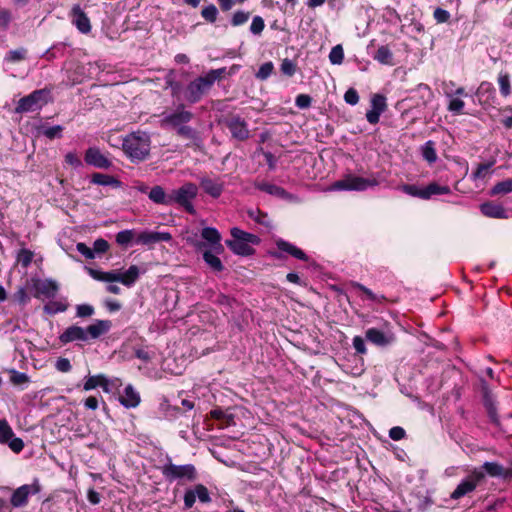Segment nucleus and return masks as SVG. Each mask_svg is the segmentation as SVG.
<instances>
[{
    "instance_id": "f257e3e1",
    "label": "nucleus",
    "mask_w": 512,
    "mask_h": 512,
    "mask_svg": "<svg viewBox=\"0 0 512 512\" xmlns=\"http://www.w3.org/2000/svg\"><path fill=\"white\" fill-rule=\"evenodd\" d=\"M224 68L212 69L205 75H201L190 81L184 89V100L190 104L199 102L208 94L217 80H221Z\"/></svg>"
},
{
    "instance_id": "f03ea898",
    "label": "nucleus",
    "mask_w": 512,
    "mask_h": 512,
    "mask_svg": "<svg viewBox=\"0 0 512 512\" xmlns=\"http://www.w3.org/2000/svg\"><path fill=\"white\" fill-rule=\"evenodd\" d=\"M150 135L144 131H136L123 140V151L132 161H143L150 153Z\"/></svg>"
},
{
    "instance_id": "7ed1b4c3",
    "label": "nucleus",
    "mask_w": 512,
    "mask_h": 512,
    "mask_svg": "<svg viewBox=\"0 0 512 512\" xmlns=\"http://www.w3.org/2000/svg\"><path fill=\"white\" fill-rule=\"evenodd\" d=\"M231 240H226V246H228L235 254L240 256H250L255 253L253 245L260 243V238L248 232H245L239 228H232Z\"/></svg>"
},
{
    "instance_id": "20e7f679",
    "label": "nucleus",
    "mask_w": 512,
    "mask_h": 512,
    "mask_svg": "<svg viewBox=\"0 0 512 512\" xmlns=\"http://www.w3.org/2000/svg\"><path fill=\"white\" fill-rule=\"evenodd\" d=\"M365 340L375 347L386 348L396 341V337L391 324L384 321L377 326L367 328L365 331Z\"/></svg>"
},
{
    "instance_id": "39448f33",
    "label": "nucleus",
    "mask_w": 512,
    "mask_h": 512,
    "mask_svg": "<svg viewBox=\"0 0 512 512\" xmlns=\"http://www.w3.org/2000/svg\"><path fill=\"white\" fill-rule=\"evenodd\" d=\"M198 194V187L192 182H186L177 189L171 190V205L177 204L191 215L196 214L192 201Z\"/></svg>"
},
{
    "instance_id": "423d86ee",
    "label": "nucleus",
    "mask_w": 512,
    "mask_h": 512,
    "mask_svg": "<svg viewBox=\"0 0 512 512\" xmlns=\"http://www.w3.org/2000/svg\"><path fill=\"white\" fill-rule=\"evenodd\" d=\"M49 94L50 91L46 88L34 90L18 101L15 107V113L23 114L40 110L45 104H47Z\"/></svg>"
},
{
    "instance_id": "0eeeda50",
    "label": "nucleus",
    "mask_w": 512,
    "mask_h": 512,
    "mask_svg": "<svg viewBox=\"0 0 512 512\" xmlns=\"http://www.w3.org/2000/svg\"><path fill=\"white\" fill-rule=\"evenodd\" d=\"M484 481V472L481 469L474 468L471 473L465 477L451 493L452 500H459L460 498L471 494Z\"/></svg>"
},
{
    "instance_id": "6e6552de",
    "label": "nucleus",
    "mask_w": 512,
    "mask_h": 512,
    "mask_svg": "<svg viewBox=\"0 0 512 512\" xmlns=\"http://www.w3.org/2000/svg\"><path fill=\"white\" fill-rule=\"evenodd\" d=\"M190 243L196 248L197 251L205 249H212L215 251H221V234L213 227H205L201 230V240L196 237L190 240Z\"/></svg>"
},
{
    "instance_id": "1a4fd4ad",
    "label": "nucleus",
    "mask_w": 512,
    "mask_h": 512,
    "mask_svg": "<svg viewBox=\"0 0 512 512\" xmlns=\"http://www.w3.org/2000/svg\"><path fill=\"white\" fill-rule=\"evenodd\" d=\"M335 362L346 374L352 376H360L364 371V362L360 354H337Z\"/></svg>"
},
{
    "instance_id": "9d476101",
    "label": "nucleus",
    "mask_w": 512,
    "mask_h": 512,
    "mask_svg": "<svg viewBox=\"0 0 512 512\" xmlns=\"http://www.w3.org/2000/svg\"><path fill=\"white\" fill-rule=\"evenodd\" d=\"M376 184V180H370L361 176L348 175L344 179L334 182L333 188L336 190L364 191L369 186H374Z\"/></svg>"
},
{
    "instance_id": "9b49d317",
    "label": "nucleus",
    "mask_w": 512,
    "mask_h": 512,
    "mask_svg": "<svg viewBox=\"0 0 512 512\" xmlns=\"http://www.w3.org/2000/svg\"><path fill=\"white\" fill-rule=\"evenodd\" d=\"M193 118L192 112L185 110L184 105L180 104L175 111L166 114L160 121L161 127H171L178 129L184 124L191 121Z\"/></svg>"
},
{
    "instance_id": "f8f14e48",
    "label": "nucleus",
    "mask_w": 512,
    "mask_h": 512,
    "mask_svg": "<svg viewBox=\"0 0 512 512\" xmlns=\"http://www.w3.org/2000/svg\"><path fill=\"white\" fill-rule=\"evenodd\" d=\"M0 444H6L14 453H20L24 448L21 438L15 434L6 419H0Z\"/></svg>"
},
{
    "instance_id": "ddd939ff",
    "label": "nucleus",
    "mask_w": 512,
    "mask_h": 512,
    "mask_svg": "<svg viewBox=\"0 0 512 512\" xmlns=\"http://www.w3.org/2000/svg\"><path fill=\"white\" fill-rule=\"evenodd\" d=\"M31 282L33 284V288L35 289V298L44 296L48 299H52L59 291V284L53 279L42 280L39 278H32Z\"/></svg>"
},
{
    "instance_id": "4468645a",
    "label": "nucleus",
    "mask_w": 512,
    "mask_h": 512,
    "mask_svg": "<svg viewBox=\"0 0 512 512\" xmlns=\"http://www.w3.org/2000/svg\"><path fill=\"white\" fill-rule=\"evenodd\" d=\"M276 246L279 251L270 252L271 256L276 259L283 258L282 252H285L296 259H299L302 261L309 260V257L302 249H300L299 247L293 245L292 243H290L284 239L280 238V239L276 240Z\"/></svg>"
},
{
    "instance_id": "2eb2a0df",
    "label": "nucleus",
    "mask_w": 512,
    "mask_h": 512,
    "mask_svg": "<svg viewBox=\"0 0 512 512\" xmlns=\"http://www.w3.org/2000/svg\"><path fill=\"white\" fill-rule=\"evenodd\" d=\"M162 370L169 374L179 375L186 367L184 354H166L161 359Z\"/></svg>"
},
{
    "instance_id": "dca6fc26",
    "label": "nucleus",
    "mask_w": 512,
    "mask_h": 512,
    "mask_svg": "<svg viewBox=\"0 0 512 512\" xmlns=\"http://www.w3.org/2000/svg\"><path fill=\"white\" fill-rule=\"evenodd\" d=\"M40 491V485L35 482L33 484H25L18 487L11 496V504L13 507L25 506L30 495L37 494Z\"/></svg>"
},
{
    "instance_id": "f3484780",
    "label": "nucleus",
    "mask_w": 512,
    "mask_h": 512,
    "mask_svg": "<svg viewBox=\"0 0 512 512\" xmlns=\"http://www.w3.org/2000/svg\"><path fill=\"white\" fill-rule=\"evenodd\" d=\"M226 126L229 128L233 139L244 141L249 138V130L244 119L236 116L226 118Z\"/></svg>"
},
{
    "instance_id": "a211bd4d",
    "label": "nucleus",
    "mask_w": 512,
    "mask_h": 512,
    "mask_svg": "<svg viewBox=\"0 0 512 512\" xmlns=\"http://www.w3.org/2000/svg\"><path fill=\"white\" fill-rule=\"evenodd\" d=\"M84 161L87 165L99 169H109L112 166L109 160L97 147H89L84 155Z\"/></svg>"
},
{
    "instance_id": "6ab92c4d",
    "label": "nucleus",
    "mask_w": 512,
    "mask_h": 512,
    "mask_svg": "<svg viewBox=\"0 0 512 512\" xmlns=\"http://www.w3.org/2000/svg\"><path fill=\"white\" fill-rule=\"evenodd\" d=\"M69 16L71 22L83 34H88L91 31V23L87 14L82 10L80 5L76 4L72 7Z\"/></svg>"
},
{
    "instance_id": "aec40b11",
    "label": "nucleus",
    "mask_w": 512,
    "mask_h": 512,
    "mask_svg": "<svg viewBox=\"0 0 512 512\" xmlns=\"http://www.w3.org/2000/svg\"><path fill=\"white\" fill-rule=\"evenodd\" d=\"M171 240L172 235L169 232L143 231L137 235L135 242L142 245H153Z\"/></svg>"
},
{
    "instance_id": "412c9836",
    "label": "nucleus",
    "mask_w": 512,
    "mask_h": 512,
    "mask_svg": "<svg viewBox=\"0 0 512 512\" xmlns=\"http://www.w3.org/2000/svg\"><path fill=\"white\" fill-rule=\"evenodd\" d=\"M481 213L488 218L508 219L509 215L503 205L497 201H485L480 205Z\"/></svg>"
},
{
    "instance_id": "4be33fe9",
    "label": "nucleus",
    "mask_w": 512,
    "mask_h": 512,
    "mask_svg": "<svg viewBox=\"0 0 512 512\" xmlns=\"http://www.w3.org/2000/svg\"><path fill=\"white\" fill-rule=\"evenodd\" d=\"M196 498L199 499L202 503H207L210 501V495L208 489L204 485H196L193 489L187 490L184 495V504L186 508H191Z\"/></svg>"
},
{
    "instance_id": "5701e85b",
    "label": "nucleus",
    "mask_w": 512,
    "mask_h": 512,
    "mask_svg": "<svg viewBox=\"0 0 512 512\" xmlns=\"http://www.w3.org/2000/svg\"><path fill=\"white\" fill-rule=\"evenodd\" d=\"M164 474L169 479L186 478L192 480L196 473L193 465H168L164 469Z\"/></svg>"
},
{
    "instance_id": "b1692460",
    "label": "nucleus",
    "mask_w": 512,
    "mask_h": 512,
    "mask_svg": "<svg viewBox=\"0 0 512 512\" xmlns=\"http://www.w3.org/2000/svg\"><path fill=\"white\" fill-rule=\"evenodd\" d=\"M484 472V476L487 474L490 477L509 478L512 476V469H507L497 462H484L480 467Z\"/></svg>"
},
{
    "instance_id": "393cba45",
    "label": "nucleus",
    "mask_w": 512,
    "mask_h": 512,
    "mask_svg": "<svg viewBox=\"0 0 512 512\" xmlns=\"http://www.w3.org/2000/svg\"><path fill=\"white\" fill-rule=\"evenodd\" d=\"M87 341V332L86 329L77 326L72 325L68 327L61 335H60V341L62 343H69L73 341Z\"/></svg>"
},
{
    "instance_id": "a878e982",
    "label": "nucleus",
    "mask_w": 512,
    "mask_h": 512,
    "mask_svg": "<svg viewBox=\"0 0 512 512\" xmlns=\"http://www.w3.org/2000/svg\"><path fill=\"white\" fill-rule=\"evenodd\" d=\"M148 198L155 204L171 206V191L167 193L160 185H155L150 188Z\"/></svg>"
},
{
    "instance_id": "bb28decb",
    "label": "nucleus",
    "mask_w": 512,
    "mask_h": 512,
    "mask_svg": "<svg viewBox=\"0 0 512 512\" xmlns=\"http://www.w3.org/2000/svg\"><path fill=\"white\" fill-rule=\"evenodd\" d=\"M112 327L110 320H95V322L86 328L87 339H97L106 334Z\"/></svg>"
},
{
    "instance_id": "cd10ccee",
    "label": "nucleus",
    "mask_w": 512,
    "mask_h": 512,
    "mask_svg": "<svg viewBox=\"0 0 512 512\" xmlns=\"http://www.w3.org/2000/svg\"><path fill=\"white\" fill-rule=\"evenodd\" d=\"M255 187L262 192H265L269 195L275 196L280 199L288 200L292 198V195L289 192H287L284 188L269 182H257L255 183Z\"/></svg>"
},
{
    "instance_id": "c85d7f7f",
    "label": "nucleus",
    "mask_w": 512,
    "mask_h": 512,
    "mask_svg": "<svg viewBox=\"0 0 512 512\" xmlns=\"http://www.w3.org/2000/svg\"><path fill=\"white\" fill-rule=\"evenodd\" d=\"M119 401L126 408H135L140 404L141 398L132 385H127L119 396Z\"/></svg>"
},
{
    "instance_id": "c756f323",
    "label": "nucleus",
    "mask_w": 512,
    "mask_h": 512,
    "mask_svg": "<svg viewBox=\"0 0 512 512\" xmlns=\"http://www.w3.org/2000/svg\"><path fill=\"white\" fill-rule=\"evenodd\" d=\"M86 270H87L88 274L94 280H97V281L112 283V282H120V279H121L120 273L117 271L104 272V271H100V270L90 268V267H86Z\"/></svg>"
},
{
    "instance_id": "7c9ffc66",
    "label": "nucleus",
    "mask_w": 512,
    "mask_h": 512,
    "mask_svg": "<svg viewBox=\"0 0 512 512\" xmlns=\"http://www.w3.org/2000/svg\"><path fill=\"white\" fill-rule=\"evenodd\" d=\"M373 59L382 65L393 66V53L388 45L380 46L373 54Z\"/></svg>"
},
{
    "instance_id": "2f4dec72",
    "label": "nucleus",
    "mask_w": 512,
    "mask_h": 512,
    "mask_svg": "<svg viewBox=\"0 0 512 512\" xmlns=\"http://www.w3.org/2000/svg\"><path fill=\"white\" fill-rule=\"evenodd\" d=\"M140 269L137 265H131L124 273H120V283L126 287L133 286L138 280Z\"/></svg>"
},
{
    "instance_id": "473e14b6",
    "label": "nucleus",
    "mask_w": 512,
    "mask_h": 512,
    "mask_svg": "<svg viewBox=\"0 0 512 512\" xmlns=\"http://www.w3.org/2000/svg\"><path fill=\"white\" fill-rule=\"evenodd\" d=\"M91 183L101 186L119 187L121 182L112 175L103 173H93Z\"/></svg>"
},
{
    "instance_id": "72a5a7b5",
    "label": "nucleus",
    "mask_w": 512,
    "mask_h": 512,
    "mask_svg": "<svg viewBox=\"0 0 512 512\" xmlns=\"http://www.w3.org/2000/svg\"><path fill=\"white\" fill-rule=\"evenodd\" d=\"M203 254V259L206 262V264L211 267L214 271H222L223 266L220 258L216 256V253H219L220 251H215L212 249H205L201 251Z\"/></svg>"
},
{
    "instance_id": "f704fd0d",
    "label": "nucleus",
    "mask_w": 512,
    "mask_h": 512,
    "mask_svg": "<svg viewBox=\"0 0 512 512\" xmlns=\"http://www.w3.org/2000/svg\"><path fill=\"white\" fill-rule=\"evenodd\" d=\"M512 192V178L504 179L494 184L489 190V195L492 197L506 195Z\"/></svg>"
},
{
    "instance_id": "c9c22d12",
    "label": "nucleus",
    "mask_w": 512,
    "mask_h": 512,
    "mask_svg": "<svg viewBox=\"0 0 512 512\" xmlns=\"http://www.w3.org/2000/svg\"><path fill=\"white\" fill-rule=\"evenodd\" d=\"M435 145L436 144L434 141L428 140L421 147V155L423 159L429 164L435 163L438 158Z\"/></svg>"
},
{
    "instance_id": "e433bc0d",
    "label": "nucleus",
    "mask_w": 512,
    "mask_h": 512,
    "mask_svg": "<svg viewBox=\"0 0 512 512\" xmlns=\"http://www.w3.org/2000/svg\"><path fill=\"white\" fill-rule=\"evenodd\" d=\"M424 192H425V200H428L433 195L449 194L451 192V190H450V187L447 185L441 186L436 182H431L426 187H424Z\"/></svg>"
},
{
    "instance_id": "4c0bfd02",
    "label": "nucleus",
    "mask_w": 512,
    "mask_h": 512,
    "mask_svg": "<svg viewBox=\"0 0 512 512\" xmlns=\"http://www.w3.org/2000/svg\"><path fill=\"white\" fill-rule=\"evenodd\" d=\"M201 186L205 193L211 195L214 198L219 197L222 193V185L214 182L211 179L202 180Z\"/></svg>"
},
{
    "instance_id": "58836bf2",
    "label": "nucleus",
    "mask_w": 512,
    "mask_h": 512,
    "mask_svg": "<svg viewBox=\"0 0 512 512\" xmlns=\"http://www.w3.org/2000/svg\"><path fill=\"white\" fill-rule=\"evenodd\" d=\"M28 50L24 47H20L14 50H10L5 55L4 60L10 63H18L24 61L27 58Z\"/></svg>"
},
{
    "instance_id": "ea45409f",
    "label": "nucleus",
    "mask_w": 512,
    "mask_h": 512,
    "mask_svg": "<svg viewBox=\"0 0 512 512\" xmlns=\"http://www.w3.org/2000/svg\"><path fill=\"white\" fill-rule=\"evenodd\" d=\"M497 81L499 84L500 94L503 97L509 96L511 94V83L509 73L501 71L498 74Z\"/></svg>"
},
{
    "instance_id": "a19ab883",
    "label": "nucleus",
    "mask_w": 512,
    "mask_h": 512,
    "mask_svg": "<svg viewBox=\"0 0 512 512\" xmlns=\"http://www.w3.org/2000/svg\"><path fill=\"white\" fill-rule=\"evenodd\" d=\"M63 130L64 128L61 125H55L52 127L41 126L38 130V133L45 136L49 140H53L56 138H61Z\"/></svg>"
},
{
    "instance_id": "79ce46f5",
    "label": "nucleus",
    "mask_w": 512,
    "mask_h": 512,
    "mask_svg": "<svg viewBox=\"0 0 512 512\" xmlns=\"http://www.w3.org/2000/svg\"><path fill=\"white\" fill-rule=\"evenodd\" d=\"M103 384H107L106 383V376L105 375L98 374V375H94V376H89V377L86 378V380L84 382L83 389L85 391H90V390L95 389L97 387H101L102 388Z\"/></svg>"
},
{
    "instance_id": "37998d69",
    "label": "nucleus",
    "mask_w": 512,
    "mask_h": 512,
    "mask_svg": "<svg viewBox=\"0 0 512 512\" xmlns=\"http://www.w3.org/2000/svg\"><path fill=\"white\" fill-rule=\"evenodd\" d=\"M166 85L171 89V95L178 100H184V89L185 87L182 84L170 76L166 78Z\"/></svg>"
},
{
    "instance_id": "c03bdc74",
    "label": "nucleus",
    "mask_w": 512,
    "mask_h": 512,
    "mask_svg": "<svg viewBox=\"0 0 512 512\" xmlns=\"http://www.w3.org/2000/svg\"><path fill=\"white\" fill-rule=\"evenodd\" d=\"M68 304L61 301H49L43 307V310L48 315H55L57 313L65 312Z\"/></svg>"
},
{
    "instance_id": "a18cd8bd",
    "label": "nucleus",
    "mask_w": 512,
    "mask_h": 512,
    "mask_svg": "<svg viewBox=\"0 0 512 512\" xmlns=\"http://www.w3.org/2000/svg\"><path fill=\"white\" fill-rule=\"evenodd\" d=\"M251 16L250 11L237 10L235 11L230 18V25L233 27H239L247 23Z\"/></svg>"
},
{
    "instance_id": "49530a36",
    "label": "nucleus",
    "mask_w": 512,
    "mask_h": 512,
    "mask_svg": "<svg viewBox=\"0 0 512 512\" xmlns=\"http://www.w3.org/2000/svg\"><path fill=\"white\" fill-rule=\"evenodd\" d=\"M135 232L131 229H126L116 234L115 240L118 245L127 247L134 239Z\"/></svg>"
},
{
    "instance_id": "de8ad7c7",
    "label": "nucleus",
    "mask_w": 512,
    "mask_h": 512,
    "mask_svg": "<svg viewBox=\"0 0 512 512\" xmlns=\"http://www.w3.org/2000/svg\"><path fill=\"white\" fill-rule=\"evenodd\" d=\"M344 60V50L341 44L334 46L329 53V61L333 65H340Z\"/></svg>"
},
{
    "instance_id": "09e8293b",
    "label": "nucleus",
    "mask_w": 512,
    "mask_h": 512,
    "mask_svg": "<svg viewBox=\"0 0 512 512\" xmlns=\"http://www.w3.org/2000/svg\"><path fill=\"white\" fill-rule=\"evenodd\" d=\"M273 72H274V65L271 61H268V62L263 63L259 67L255 76L257 79L264 81V80H267L272 75Z\"/></svg>"
},
{
    "instance_id": "8fccbe9b",
    "label": "nucleus",
    "mask_w": 512,
    "mask_h": 512,
    "mask_svg": "<svg viewBox=\"0 0 512 512\" xmlns=\"http://www.w3.org/2000/svg\"><path fill=\"white\" fill-rule=\"evenodd\" d=\"M371 109L383 113L387 109L386 97L382 94H374L371 98Z\"/></svg>"
},
{
    "instance_id": "3c124183",
    "label": "nucleus",
    "mask_w": 512,
    "mask_h": 512,
    "mask_svg": "<svg viewBox=\"0 0 512 512\" xmlns=\"http://www.w3.org/2000/svg\"><path fill=\"white\" fill-rule=\"evenodd\" d=\"M401 190L412 197H417L425 200L424 188H420L415 184H404Z\"/></svg>"
},
{
    "instance_id": "603ef678",
    "label": "nucleus",
    "mask_w": 512,
    "mask_h": 512,
    "mask_svg": "<svg viewBox=\"0 0 512 512\" xmlns=\"http://www.w3.org/2000/svg\"><path fill=\"white\" fill-rule=\"evenodd\" d=\"M33 252L29 249L22 248L17 254V262L21 264L23 268H27L33 260Z\"/></svg>"
},
{
    "instance_id": "864d4df0",
    "label": "nucleus",
    "mask_w": 512,
    "mask_h": 512,
    "mask_svg": "<svg viewBox=\"0 0 512 512\" xmlns=\"http://www.w3.org/2000/svg\"><path fill=\"white\" fill-rule=\"evenodd\" d=\"M280 71L285 76L292 77L297 71V64L295 61L285 58L281 62Z\"/></svg>"
},
{
    "instance_id": "5fc2aeb1",
    "label": "nucleus",
    "mask_w": 512,
    "mask_h": 512,
    "mask_svg": "<svg viewBox=\"0 0 512 512\" xmlns=\"http://www.w3.org/2000/svg\"><path fill=\"white\" fill-rule=\"evenodd\" d=\"M10 381L16 386H23L29 383V377L25 373L18 372L14 369L9 370Z\"/></svg>"
},
{
    "instance_id": "6e6d98bb",
    "label": "nucleus",
    "mask_w": 512,
    "mask_h": 512,
    "mask_svg": "<svg viewBox=\"0 0 512 512\" xmlns=\"http://www.w3.org/2000/svg\"><path fill=\"white\" fill-rule=\"evenodd\" d=\"M12 300L21 306H25L30 302V296L27 293L26 287H19L12 295Z\"/></svg>"
},
{
    "instance_id": "4d7b16f0",
    "label": "nucleus",
    "mask_w": 512,
    "mask_h": 512,
    "mask_svg": "<svg viewBox=\"0 0 512 512\" xmlns=\"http://www.w3.org/2000/svg\"><path fill=\"white\" fill-rule=\"evenodd\" d=\"M12 20V12L7 8L0 7V28L2 30H7Z\"/></svg>"
},
{
    "instance_id": "13d9d810",
    "label": "nucleus",
    "mask_w": 512,
    "mask_h": 512,
    "mask_svg": "<svg viewBox=\"0 0 512 512\" xmlns=\"http://www.w3.org/2000/svg\"><path fill=\"white\" fill-rule=\"evenodd\" d=\"M449 98H450V101H449V104L447 107L448 111L452 112L455 115L462 114L463 108L465 106L464 101L461 100L460 98H453V97H449Z\"/></svg>"
},
{
    "instance_id": "bf43d9fd",
    "label": "nucleus",
    "mask_w": 512,
    "mask_h": 512,
    "mask_svg": "<svg viewBox=\"0 0 512 512\" xmlns=\"http://www.w3.org/2000/svg\"><path fill=\"white\" fill-rule=\"evenodd\" d=\"M265 28V21L261 16H254L250 25V32L254 35H260Z\"/></svg>"
},
{
    "instance_id": "052dcab7",
    "label": "nucleus",
    "mask_w": 512,
    "mask_h": 512,
    "mask_svg": "<svg viewBox=\"0 0 512 512\" xmlns=\"http://www.w3.org/2000/svg\"><path fill=\"white\" fill-rule=\"evenodd\" d=\"M218 10L215 5L211 4L202 9L201 15L208 22H214L217 18Z\"/></svg>"
},
{
    "instance_id": "680f3d73",
    "label": "nucleus",
    "mask_w": 512,
    "mask_h": 512,
    "mask_svg": "<svg viewBox=\"0 0 512 512\" xmlns=\"http://www.w3.org/2000/svg\"><path fill=\"white\" fill-rule=\"evenodd\" d=\"M495 161H490L487 163H480L476 170L473 172V176L475 179L484 178L487 171L494 165Z\"/></svg>"
},
{
    "instance_id": "e2e57ef3",
    "label": "nucleus",
    "mask_w": 512,
    "mask_h": 512,
    "mask_svg": "<svg viewBox=\"0 0 512 512\" xmlns=\"http://www.w3.org/2000/svg\"><path fill=\"white\" fill-rule=\"evenodd\" d=\"M312 97L308 94H299L295 99V105L299 109H308L311 106Z\"/></svg>"
},
{
    "instance_id": "0e129e2a",
    "label": "nucleus",
    "mask_w": 512,
    "mask_h": 512,
    "mask_svg": "<svg viewBox=\"0 0 512 512\" xmlns=\"http://www.w3.org/2000/svg\"><path fill=\"white\" fill-rule=\"evenodd\" d=\"M94 312V307L89 304H80L76 308V315L81 318L90 317Z\"/></svg>"
},
{
    "instance_id": "69168bd1",
    "label": "nucleus",
    "mask_w": 512,
    "mask_h": 512,
    "mask_svg": "<svg viewBox=\"0 0 512 512\" xmlns=\"http://www.w3.org/2000/svg\"><path fill=\"white\" fill-rule=\"evenodd\" d=\"M106 383L107 384H103L102 385V389L106 393H110V392H112L114 390H117L122 385V382H121V380L119 378L109 379V378L106 377Z\"/></svg>"
},
{
    "instance_id": "338daca9",
    "label": "nucleus",
    "mask_w": 512,
    "mask_h": 512,
    "mask_svg": "<svg viewBox=\"0 0 512 512\" xmlns=\"http://www.w3.org/2000/svg\"><path fill=\"white\" fill-rule=\"evenodd\" d=\"M344 100L349 105H356L359 102V94L355 88H349L344 94Z\"/></svg>"
},
{
    "instance_id": "774afa93",
    "label": "nucleus",
    "mask_w": 512,
    "mask_h": 512,
    "mask_svg": "<svg viewBox=\"0 0 512 512\" xmlns=\"http://www.w3.org/2000/svg\"><path fill=\"white\" fill-rule=\"evenodd\" d=\"M109 247H110V245H109L108 241H106L103 238H98L93 243L94 254L95 253H98V254L106 253L108 251Z\"/></svg>"
}]
</instances>
